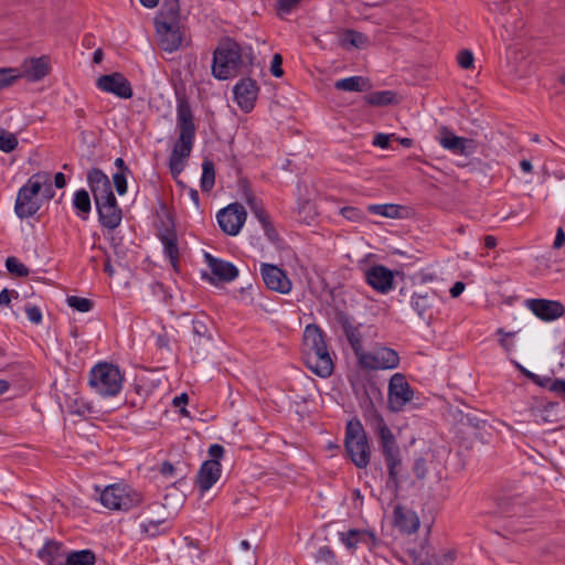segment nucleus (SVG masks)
I'll return each instance as SVG.
<instances>
[{
    "label": "nucleus",
    "mask_w": 565,
    "mask_h": 565,
    "mask_svg": "<svg viewBox=\"0 0 565 565\" xmlns=\"http://www.w3.org/2000/svg\"><path fill=\"white\" fill-rule=\"evenodd\" d=\"M192 324H193V332L196 335L203 338L209 334V329H207L206 324L204 323V321L195 319V320H193Z\"/></svg>",
    "instance_id": "13d9d810"
},
{
    "label": "nucleus",
    "mask_w": 565,
    "mask_h": 565,
    "mask_svg": "<svg viewBox=\"0 0 565 565\" xmlns=\"http://www.w3.org/2000/svg\"><path fill=\"white\" fill-rule=\"evenodd\" d=\"M340 537L343 544L350 550L358 547L360 544L371 547L375 541L372 533L360 530H350L348 533H340Z\"/></svg>",
    "instance_id": "c85d7f7f"
},
{
    "label": "nucleus",
    "mask_w": 565,
    "mask_h": 565,
    "mask_svg": "<svg viewBox=\"0 0 565 565\" xmlns=\"http://www.w3.org/2000/svg\"><path fill=\"white\" fill-rule=\"evenodd\" d=\"M373 145L383 149L387 148L390 145V136L384 134H377L374 137Z\"/></svg>",
    "instance_id": "680f3d73"
},
{
    "label": "nucleus",
    "mask_w": 565,
    "mask_h": 565,
    "mask_svg": "<svg viewBox=\"0 0 565 565\" xmlns=\"http://www.w3.org/2000/svg\"><path fill=\"white\" fill-rule=\"evenodd\" d=\"M11 301V292L8 289H2L0 291V307L8 306Z\"/></svg>",
    "instance_id": "69168bd1"
},
{
    "label": "nucleus",
    "mask_w": 565,
    "mask_h": 565,
    "mask_svg": "<svg viewBox=\"0 0 565 565\" xmlns=\"http://www.w3.org/2000/svg\"><path fill=\"white\" fill-rule=\"evenodd\" d=\"M246 211L239 203H232L222 209L217 215V223L221 230L231 236H236L246 221Z\"/></svg>",
    "instance_id": "9d476101"
},
{
    "label": "nucleus",
    "mask_w": 565,
    "mask_h": 565,
    "mask_svg": "<svg viewBox=\"0 0 565 565\" xmlns=\"http://www.w3.org/2000/svg\"><path fill=\"white\" fill-rule=\"evenodd\" d=\"M414 390L402 373L392 375L388 382L387 405L394 412H401L414 398Z\"/></svg>",
    "instance_id": "6e6552de"
},
{
    "label": "nucleus",
    "mask_w": 565,
    "mask_h": 565,
    "mask_svg": "<svg viewBox=\"0 0 565 565\" xmlns=\"http://www.w3.org/2000/svg\"><path fill=\"white\" fill-rule=\"evenodd\" d=\"M364 418L370 428L379 437V444L388 469L390 479L396 482L401 469V457L395 437L372 403H370V407L365 409Z\"/></svg>",
    "instance_id": "20e7f679"
},
{
    "label": "nucleus",
    "mask_w": 565,
    "mask_h": 565,
    "mask_svg": "<svg viewBox=\"0 0 565 565\" xmlns=\"http://www.w3.org/2000/svg\"><path fill=\"white\" fill-rule=\"evenodd\" d=\"M54 184L56 188L58 189H62L65 186L66 184V181H65V177L62 172H57L55 175H54Z\"/></svg>",
    "instance_id": "774afa93"
},
{
    "label": "nucleus",
    "mask_w": 565,
    "mask_h": 565,
    "mask_svg": "<svg viewBox=\"0 0 565 565\" xmlns=\"http://www.w3.org/2000/svg\"><path fill=\"white\" fill-rule=\"evenodd\" d=\"M457 60H458V64L463 70H470L473 66V61H475L473 54L469 50L460 51Z\"/></svg>",
    "instance_id": "3c124183"
},
{
    "label": "nucleus",
    "mask_w": 565,
    "mask_h": 565,
    "mask_svg": "<svg viewBox=\"0 0 565 565\" xmlns=\"http://www.w3.org/2000/svg\"><path fill=\"white\" fill-rule=\"evenodd\" d=\"M6 267L9 273H11L18 277H25L30 273V270L26 268V266L24 264H22L21 262H19L13 256L7 258Z\"/></svg>",
    "instance_id": "79ce46f5"
},
{
    "label": "nucleus",
    "mask_w": 565,
    "mask_h": 565,
    "mask_svg": "<svg viewBox=\"0 0 565 565\" xmlns=\"http://www.w3.org/2000/svg\"><path fill=\"white\" fill-rule=\"evenodd\" d=\"M87 180L96 205L116 200L110 181L102 170L92 169L87 174Z\"/></svg>",
    "instance_id": "ddd939ff"
},
{
    "label": "nucleus",
    "mask_w": 565,
    "mask_h": 565,
    "mask_svg": "<svg viewBox=\"0 0 565 565\" xmlns=\"http://www.w3.org/2000/svg\"><path fill=\"white\" fill-rule=\"evenodd\" d=\"M394 271L384 265H374L364 271L366 282L381 294H387L394 288Z\"/></svg>",
    "instance_id": "f3484780"
},
{
    "label": "nucleus",
    "mask_w": 565,
    "mask_h": 565,
    "mask_svg": "<svg viewBox=\"0 0 565 565\" xmlns=\"http://www.w3.org/2000/svg\"><path fill=\"white\" fill-rule=\"evenodd\" d=\"M260 275L267 288L273 291L286 295L292 287L287 274L276 265L262 263Z\"/></svg>",
    "instance_id": "9b49d317"
},
{
    "label": "nucleus",
    "mask_w": 565,
    "mask_h": 565,
    "mask_svg": "<svg viewBox=\"0 0 565 565\" xmlns=\"http://www.w3.org/2000/svg\"><path fill=\"white\" fill-rule=\"evenodd\" d=\"M282 57L280 54H275L271 60L270 72L275 77H281L284 71L281 68Z\"/></svg>",
    "instance_id": "6e6d98bb"
},
{
    "label": "nucleus",
    "mask_w": 565,
    "mask_h": 565,
    "mask_svg": "<svg viewBox=\"0 0 565 565\" xmlns=\"http://www.w3.org/2000/svg\"><path fill=\"white\" fill-rule=\"evenodd\" d=\"M49 72L50 63L45 56L30 58L22 65V75L32 82L42 79Z\"/></svg>",
    "instance_id": "bb28decb"
},
{
    "label": "nucleus",
    "mask_w": 565,
    "mask_h": 565,
    "mask_svg": "<svg viewBox=\"0 0 565 565\" xmlns=\"http://www.w3.org/2000/svg\"><path fill=\"white\" fill-rule=\"evenodd\" d=\"M246 202L250 209V211L254 213V215L257 217V220L260 222L265 235L268 237L269 241L276 242L278 239V233L271 225L269 221V216L266 213V211L263 207V204L260 201L257 200V198L250 193H246Z\"/></svg>",
    "instance_id": "b1692460"
},
{
    "label": "nucleus",
    "mask_w": 565,
    "mask_h": 565,
    "mask_svg": "<svg viewBox=\"0 0 565 565\" xmlns=\"http://www.w3.org/2000/svg\"><path fill=\"white\" fill-rule=\"evenodd\" d=\"M122 382L120 370L111 363H98L89 372V386L105 397L116 396L121 391Z\"/></svg>",
    "instance_id": "423d86ee"
},
{
    "label": "nucleus",
    "mask_w": 565,
    "mask_h": 565,
    "mask_svg": "<svg viewBox=\"0 0 565 565\" xmlns=\"http://www.w3.org/2000/svg\"><path fill=\"white\" fill-rule=\"evenodd\" d=\"M87 180L96 205L116 200L110 181L102 170L92 169L87 174Z\"/></svg>",
    "instance_id": "2eb2a0df"
},
{
    "label": "nucleus",
    "mask_w": 565,
    "mask_h": 565,
    "mask_svg": "<svg viewBox=\"0 0 565 565\" xmlns=\"http://www.w3.org/2000/svg\"><path fill=\"white\" fill-rule=\"evenodd\" d=\"M224 448L221 445L213 444L209 448L210 460H217L223 457Z\"/></svg>",
    "instance_id": "bf43d9fd"
},
{
    "label": "nucleus",
    "mask_w": 565,
    "mask_h": 565,
    "mask_svg": "<svg viewBox=\"0 0 565 565\" xmlns=\"http://www.w3.org/2000/svg\"><path fill=\"white\" fill-rule=\"evenodd\" d=\"M205 260L211 273L222 281H232L238 275V270L233 264L215 258L211 254H205Z\"/></svg>",
    "instance_id": "a878e982"
},
{
    "label": "nucleus",
    "mask_w": 565,
    "mask_h": 565,
    "mask_svg": "<svg viewBox=\"0 0 565 565\" xmlns=\"http://www.w3.org/2000/svg\"><path fill=\"white\" fill-rule=\"evenodd\" d=\"M215 183V169L214 163L205 159L202 163V178H201V189L203 192H209L212 190Z\"/></svg>",
    "instance_id": "4c0bfd02"
},
{
    "label": "nucleus",
    "mask_w": 565,
    "mask_h": 565,
    "mask_svg": "<svg viewBox=\"0 0 565 565\" xmlns=\"http://www.w3.org/2000/svg\"><path fill=\"white\" fill-rule=\"evenodd\" d=\"M66 302L71 308L79 312H88L93 308V302L89 299L77 296L67 297Z\"/></svg>",
    "instance_id": "c03bdc74"
},
{
    "label": "nucleus",
    "mask_w": 565,
    "mask_h": 565,
    "mask_svg": "<svg viewBox=\"0 0 565 565\" xmlns=\"http://www.w3.org/2000/svg\"><path fill=\"white\" fill-rule=\"evenodd\" d=\"M551 391L565 393V380H556L551 385Z\"/></svg>",
    "instance_id": "338daca9"
},
{
    "label": "nucleus",
    "mask_w": 565,
    "mask_h": 565,
    "mask_svg": "<svg viewBox=\"0 0 565 565\" xmlns=\"http://www.w3.org/2000/svg\"><path fill=\"white\" fill-rule=\"evenodd\" d=\"M57 548L55 543H47L39 551V557L43 561L51 562L53 553H55Z\"/></svg>",
    "instance_id": "864d4df0"
},
{
    "label": "nucleus",
    "mask_w": 565,
    "mask_h": 565,
    "mask_svg": "<svg viewBox=\"0 0 565 565\" xmlns=\"http://www.w3.org/2000/svg\"><path fill=\"white\" fill-rule=\"evenodd\" d=\"M164 228L160 227L158 230V237L160 238L166 256L169 258L173 269L175 271L179 270V247H178V237L172 228L171 221L168 220V223L164 224Z\"/></svg>",
    "instance_id": "4be33fe9"
},
{
    "label": "nucleus",
    "mask_w": 565,
    "mask_h": 565,
    "mask_svg": "<svg viewBox=\"0 0 565 565\" xmlns=\"http://www.w3.org/2000/svg\"><path fill=\"white\" fill-rule=\"evenodd\" d=\"M316 561L326 565H332L335 562V555L329 546H322L316 554Z\"/></svg>",
    "instance_id": "de8ad7c7"
},
{
    "label": "nucleus",
    "mask_w": 565,
    "mask_h": 565,
    "mask_svg": "<svg viewBox=\"0 0 565 565\" xmlns=\"http://www.w3.org/2000/svg\"><path fill=\"white\" fill-rule=\"evenodd\" d=\"M25 313H26V317L28 319L34 323V324H39L42 322V311L39 307L36 306H26L25 307Z\"/></svg>",
    "instance_id": "603ef678"
},
{
    "label": "nucleus",
    "mask_w": 565,
    "mask_h": 565,
    "mask_svg": "<svg viewBox=\"0 0 565 565\" xmlns=\"http://www.w3.org/2000/svg\"><path fill=\"white\" fill-rule=\"evenodd\" d=\"M73 204L75 209L81 213L83 220L87 218V214L90 212V199L86 190H78L74 194Z\"/></svg>",
    "instance_id": "ea45409f"
},
{
    "label": "nucleus",
    "mask_w": 565,
    "mask_h": 565,
    "mask_svg": "<svg viewBox=\"0 0 565 565\" xmlns=\"http://www.w3.org/2000/svg\"><path fill=\"white\" fill-rule=\"evenodd\" d=\"M249 46H242L233 40L222 42L214 51L212 74L217 79L234 77L252 64Z\"/></svg>",
    "instance_id": "f03ea898"
},
{
    "label": "nucleus",
    "mask_w": 565,
    "mask_h": 565,
    "mask_svg": "<svg viewBox=\"0 0 565 565\" xmlns=\"http://www.w3.org/2000/svg\"><path fill=\"white\" fill-rule=\"evenodd\" d=\"M177 126L179 139L174 143L169 158V168L173 177H178L184 169V160L190 156L195 138L193 113L185 98H179L177 105Z\"/></svg>",
    "instance_id": "f257e3e1"
},
{
    "label": "nucleus",
    "mask_w": 565,
    "mask_h": 565,
    "mask_svg": "<svg viewBox=\"0 0 565 565\" xmlns=\"http://www.w3.org/2000/svg\"><path fill=\"white\" fill-rule=\"evenodd\" d=\"M303 355L315 350L327 347L321 329L316 324H308L303 331Z\"/></svg>",
    "instance_id": "cd10ccee"
},
{
    "label": "nucleus",
    "mask_w": 565,
    "mask_h": 565,
    "mask_svg": "<svg viewBox=\"0 0 565 565\" xmlns=\"http://www.w3.org/2000/svg\"><path fill=\"white\" fill-rule=\"evenodd\" d=\"M440 145L443 148L450 150L458 154H467L468 153V143L470 140L458 137L448 129H443L440 140Z\"/></svg>",
    "instance_id": "c756f323"
},
{
    "label": "nucleus",
    "mask_w": 565,
    "mask_h": 565,
    "mask_svg": "<svg viewBox=\"0 0 565 565\" xmlns=\"http://www.w3.org/2000/svg\"><path fill=\"white\" fill-rule=\"evenodd\" d=\"M564 242H565V232H564L563 227L559 226L556 232V237H555L553 247L561 248L564 245Z\"/></svg>",
    "instance_id": "0e129e2a"
},
{
    "label": "nucleus",
    "mask_w": 565,
    "mask_h": 565,
    "mask_svg": "<svg viewBox=\"0 0 565 565\" xmlns=\"http://www.w3.org/2000/svg\"><path fill=\"white\" fill-rule=\"evenodd\" d=\"M258 90L256 82L250 78H243L234 86V98L243 111L249 113L254 108Z\"/></svg>",
    "instance_id": "a211bd4d"
},
{
    "label": "nucleus",
    "mask_w": 565,
    "mask_h": 565,
    "mask_svg": "<svg viewBox=\"0 0 565 565\" xmlns=\"http://www.w3.org/2000/svg\"><path fill=\"white\" fill-rule=\"evenodd\" d=\"M334 87L344 92H364L370 88V83L362 76H351L337 81Z\"/></svg>",
    "instance_id": "72a5a7b5"
},
{
    "label": "nucleus",
    "mask_w": 565,
    "mask_h": 565,
    "mask_svg": "<svg viewBox=\"0 0 565 565\" xmlns=\"http://www.w3.org/2000/svg\"><path fill=\"white\" fill-rule=\"evenodd\" d=\"M466 285L462 281H457L454 284V286L450 288L449 292L452 298L459 297L462 291L465 290Z\"/></svg>",
    "instance_id": "e2e57ef3"
},
{
    "label": "nucleus",
    "mask_w": 565,
    "mask_h": 565,
    "mask_svg": "<svg viewBox=\"0 0 565 565\" xmlns=\"http://www.w3.org/2000/svg\"><path fill=\"white\" fill-rule=\"evenodd\" d=\"M344 446L351 461L360 469L370 463L371 449L366 433L359 419H351L347 424Z\"/></svg>",
    "instance_id": "39448f33"
},
{
    "label": "nucleus",
    "mask_w": 565,
    "mask_h": 565,
    "mask_svg": "<svg viewBox=\"0 0 565 565\" xmlns=\"http://www.w3.org/2000/svg\"><path fill=\"white\" fill-rule=\"evenodd\" d=\"M563 408L558 403H548L535 414L536 422L546 425L558 424L562 419Z\"/></svg>",
    "instance_id": "7c9ffc66"
},
{
    "label": "nucleus",
    "mask_w": 565,
    "mask_h": 565,
    "mask_svg": "<svg viewBox=\"0 0 565 565\" xmlns=\"http://www.w3.org/2000/svg\"><path fill=\"white\" fill-rule=\"evenodd\" d=\"M221 463L217 460H206L202 463L198 475L196 484L202 492L210 490L221 477Z\"/></svg>",
    "instance_id": "5701e85b"
},
{
    "label": "nucleus",
    "mask_w": 565,
    "mask_h": 565,
    "mask_svg": "<svg viewBox=\"0 0 565 565\" xmlns=\"http://www.w3.org/2000/svg\"><path fill=\"white\" fill-rule=\"evenodd\" d=\"M18 138L15 135L6 130H0V150L11 152L18 147Z\"/></svg>",
    "instance_id": "37998d69"
},
{
    "label": "nucleus",
    "mask_w": 565,
    "mask_h": 565,
    "mask_svg": "<svg viewBox=\"0 0 565 565\" xmlns=\"http://www.w3.org/2000/svg\"><path fill=\"white\" fill-rule=\"evenodd\" d=\"M113 180H114V185L116 188V191L119 195H122L127 192V180H126V177L118 172V173H115L114 177H113Z\"/></svg>",
    "instance_id": "5fc2aeb1"
},
{
    "label": "nucleus",
    "mask_w": 565,
    "mask_h": 565,
    "mask_svg": "<svg viewBox=\"0 0 565 565\" xmlns=\"http://www.w3.org/2000/svg\"><path fill=\"white\" fill-rule=\"evenodd\" d=\"M102 225L108 230H115L119 226L122 213L117 204V200L104 202L96 205Z\"/></svg>",
    "instance_id": "393cba45"
},
{
    "label": "nucleus",
    "mask_w": 565,
    "mask_h": 565,
    "mask_svg": "<svg viewBox=\"0 0 565 565\" xmlns=\"http://www.w3.org/2000/svg\"><path fill=\"white\" fill-rule=\"evenodd\" d=\"M395 96L391 90L374 92L366 96V102L374 106H385L393 104Z\"/></svg>",
    "instance_id": "a19ab883"
},
{
    "label": "nucleus",
    "mask_w": 565,
    "mask_h": 565,
    "mask_svg": "<svg viewBox=\"0 0 565 565\" xmlns=\"http://www.w3.org/2000/svg\"><path fill=\"white\" fill-rule=\"evenodd\" d=\"M19 76L12 68H0V89L10 86Z\"/></svg>",
    "instance_id": "09e8293b"
},
{
    "label": "nucleus",
    "mask_w": 565,
    "mask_h": 565,
    "mask_svg": "<svg viewBox=\"0 0 565 565\" xmlns=\"http://www.w3.org/2000/svg\"><path fill=\"white\" fill-rule=\"evenodd\" d=\"M369 211L386 217H394L397 214V206L394 204L370 205Z\"/></svg>",
    "instance_id": "a18cd8bd"
},
{
    "label": "nucleus",
    "mask_w": 565,
    "mask_h": 565,
    "mask_svg": "<svg viewBox=\"0 0 565 565\" xmlns=\"http://www.w3.org/2000/svg\"><path fill=\"white\" fill-rule=\"evenodd\" d=\"M360 365L369 370L395 369L399 364V356L393 349L380 347L362 354Z\"/></svg>",
    "instance_id": "1a4fd4ad"
},
{
    "label": "nucleus",
    "mask_w": 565,
    "mask_h": 565,
    "mask_svg": "<svg viewBox=\"0 0 565 565\" xmlns=\"http://www.w3.org/2000/svg\"><path fill=\"white\" fill-rule=\"evenodd\" d=\"M525 306L544 321L555 320L562 317L565 311L562 302L547 299H527Z\"/></svg>",
    "instance_id": "aec40b11"
},
{
    "label": "nucleus",
    "mask_w": 565,
    "mask_h": 565,
    "mask_svg": "<svg viewBox=\"0 0 565 565\" xmlns=\"http://www.w3.org/2000/svg\"><path fill=\"white\" fill-rule=\"evenodd\" d=\"M158 42L167 52L178 50L182 43V34L179 23H166L163 20H154Z\"/></svg>",
    "instance_id": "dca6fc26"
},
{
    "label": "nucleus",
    "mask_w": 565,
    "mask_h": 565,
    "mask_svg": "<svg viewBox=\"0 0 565 565\" xmlns=\"http://www.w3.org/2000/svg\"><path fill=\"white\" fill-rule=\"evenodd\" d=\"M394 514L395 523L402 531L407 533L417 531L419 521L414 513L405 512L402 508H396Z\"/></svg>",
    "instance_id": "473e14b6"
},
{
    "label": "nucleus",
    "mask_w": 565,
    "mask_h": 565,
    "mask_svg": "<svg viewBox=\"0 0 565 565\" xmlns=\"http://www.w3.org/2000/svg\"><path fill=\"white\" fill-rule=\"evenodd\" d=\"M345 335L358 358V361L361 360L362 354H365V351L362 347V334L359 330V328L353 326H345L344 327Z\"/></svg>",
    "instance_id": "e433bc0d"
},
{
    "label": "nucleus",
    "mask_w": 565,
    "mask_h": 565,
    "mask_svg": "<svg viewBox=\"0 0 565 565\" xmlns=\"http://www.w3.org/2000/svg\"><path fill=\"white\" fill-rule=\"evenodd\" d=\"M96 85L100 90L122 99L131 98L134 95L130 82L118 72L100 76Z\"/></svg>",
    "instance_id": "f8f14e48"
},
{
    "label": "nucleus",
    "mask_w": 565,
    "mask_h": 565,
    "mask_svg": "<svg viewBox=\"0 0 565 565\" xmlns=\"http://www.w3.org/2000/svg\"><path fill=\"white\" fill-rule=\"evenodd\" d=\"M498 334L501 335L499 342H500L501 347L503 348V350L507 353H511L514 349V342L512 340V337L514 333L505 332L503 329H499Z\"/></svg>",
    "instance_id": "8fccbe9b"
},
{
    "label": "nucleus",
    "mask_w": 565,
    "mask_h": 565,
    "mask_svg": "<svg viewBox=\"0 0 565 565\" xmlns=\"http://www.w3.org/2000/svg\"><path fill=\"white\" fill-rule=\"evenodd\" d=\"M87 180L96 205L116 200L110 181L102 170L92 169L87 174Z\"/></svg>",
    "instance_id": "4468645a"
},
{
    "label": "nucleus",
    "mask_w": 565,
    "mask_h": 565,
    "mask_svg": "<svg viewBox=\"0 0 565 565\" xmlns=\"http://www.w3.org/2000/svg\"><path fill=\"white\" fill-rule=\"evenodd\" d=\"M95 554L89 550H82L70 553L66 557L65 565H94Z\"/></svg>",
    "instance_id": "58836bf2"
},
{
    "label": "nucleus",
    "mask_w": 565,
    "mask_h": 565,
    "mask_svg": "<svg viewBox=\"0 0 565 565\" xmlns=\"http://www.w3.org/2000/svg\"><path fill=\"white\" fill-rule=\"evenodd\" d=\"M303 361L310 371L321 377H328L333 371V361L327 347L322 350L309 351L303 355Z\"/></svg>",
    "instance_id": "412c9836"
},
{
    "label": "nucleus",
    "mask_w": 565,
    "mask_h": 565,
    "mask_svg": "<svg viewBox=\"0 0 565 565\" xmlns=\"http://www.w3.org/2000/svg\"><path fill=\"white\" fill-rule=\"evenodd\" d=\"M436 301L437 292L434 290L415 291L411 297V307L422 320L430 323Z\"/></svg>",
    "instance_id": "6ab92c4d"
},
{
    "label": "nucleus",
    "mask_w": 565,
    "mask_h": 565,
    "mask_svg": "<svg viewBox=\"0 0 565 565\" xmlns=\"http://www.w3.org/2000/svg\"><path fill=\"white\" fill-rule=\"evenodd\" d=\"M341 214L350 221H359L362 218L361 211L353 206H345L341 209Z\"/></svg>",
    "instance_id": "4d7b16f0"
},
{
    "label": "nucleus",
    "mask_w": 565,
    "mask_h": 565,
    "mask_svg": "<svg viewBox=\"0 0 565 565\" xmlns=\"http://www.w3.org/2000/svg\"><path fill=\"white\" fill-rule=\"evenodd\" d=\"M414 471L418 478H425L427 469H426V461L424 458H418L414 466Z\"/></svg>",
    "instance_id": "052dcab7"
},
{
    "label": "nucleus",
    "mask_w": 565,
    "mask_h": 565,
    "mask_svg": "<svg viewBox=\"0 0 565 565\" xmlns=\"http://www.w3.org/2000/svg\"><path fill=\"white\" fill-rule=\"evenodd\" d=\"M340 44L343 47L352 46L356 49H362L369 44V39L361 32L354 30H345L340 35Z\"/></svg>",
    "instance_id": "c9c22d12"
},
{
    "label": "nucleus",
    "mask_w": 565,
    "mask_h": 565,
    "mask_svg": "<svg viewBox=\"0 0 565 565\" xmlns=\"http://www.w3.org/2000/svg\"><path fill=\"white\" fill-rule=\"evenodd\" d=\"M301 1L302 0H277L276 10L278 15L282 17L285 14H289L300 4Z\"/></svg>",
    "instance_id": "49530a36"
},
{
    "label": "nucleus",
    "mask_w": 565,
    "mask_h": 565,
    "mask_svg": "<svg viewBox=\"0 0 565 565\" xmlns=\"http://www.w3.org/2000/svg\"><path fill=\"white\" fill-rule=\"evenodd\" d=\"M40 193L44 199L51 200L54 196L52 177L47 171H40L29 178L26 183L20 188L14 212L20 218H29L41 209Z\"/></svg>",
    "instance_id": "7ed1b4c3"
},
{
    "label": "nucleus",
    "mask_w": 565,
    "mask_h": 565,
    "mask_svg": "<svg viewBox=\"0 0 565 565\" xmlns=\"http://www.w3.org/2000/svg\"><path fill=\"white\" fill-rule=\"evenodd\" d=\"M180 6L178 0H166L156 20H163L166 23H179Z\"/></svg>",
    "instance_id": "f704fd0d"
},
{
    "label": "nucleus",
    "mask_w": 565,
    "mask_h": 565,
    "mask_svg": "<svg viewBox=\"0 0 565 565\" xmlns=\"http://www.w3.org/2000/svg\"><path fill=\"white\" fill-rule=\"evenodd\" d=\"M99 500L109 510L128 511L141 502V495L126 484L114 483L100 492Z\"/></svg>",
    "instance_id": "0eeeda50"
},
{
    "label": "nucleus",
    "mask_w": 565,
    "mask_h": 565,
    "mask_svg": "<svg viewBox=\"0 0 565 565\" xmlns=\"http://www.w3.org/2000/svg\"><path fill=\"white\" fill-rule=\"evenodd\" d=\"M167 515L166 513L159 514L157 518L146 516L140 523V529L148 536L154 537L161 534L166 527Z\"/></svg>",
    "instance_id": "2f4dec72"
}]
</instances>
